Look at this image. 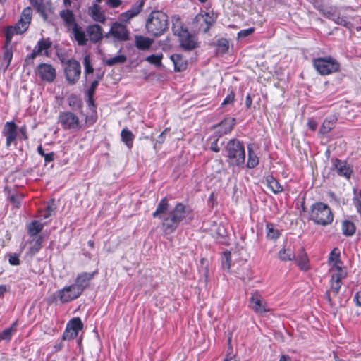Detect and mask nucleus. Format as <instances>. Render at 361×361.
Returning <instances> with one entry per match:
<instances>
[{
	"label": "nucleus",
	"instance_id": "obj_1",
	"mask_svg": "<svg viewBox=\"0 0 361 361\" xmlns=\"http://www.w3.org/2000/svg\"><path fill=\"white\" fill-rule=\"evenodd\" d=\"M168 209V201L163 198L152 214L154 218L161 220L162 229L166 234L173 233L180 223L188 224L194 219L193 210L190 206L183 203H177L166 213Z\"/></svg>",
	"mask_w": 361,
	"mask_h": 361
},
{
	"label": "nucleus",
	"instance_id": "obj_2",
	"mask_svg": "<svg viewBox=\"0 0 361 361\" xmlns=\"http://www.w3.org/2000/svg\"><path fill=\"white\" fill-rule=\"evenodd\" d=\"M172 30L173 34L178 36L180 46L184 50L191 51L199 47L197 37L190 33L178 20L173 23Z\"/></svg>",
	"mask_w": 361,
	"mask_h": 361
},
{
	"label": "nucleus",
	"instance_id": "obj_3",
	"mask_svg": "<svg viewBox=\"0 0 361 361\" xmlns=\"http://www.w3.org/2000/svg\"><path fill=\"white\" fill-rule=\"evenodd\" d=\"M169 26L167 15L159 11H152L146 21V29L149 34L159 37L164 33Z\"/></svg>",
	"mask_w": 361,
	"mask_h": 361
},
{
	"label": "nucleus",
	"instance_id": "obj_4",
	"mask_svg": "<svg viewBox=\"0 0 361 361\" xmlns=\"http://www.w3.org/2000/svg\"><path fill=\"white\" fill-rule=\"evenodd\" d=\"M225 152L229 165L240 166L245 164V147L238 140L232 139L229 140L225 147Z\"/></svg>",
	"mask_w": 361,
	"mask_h": 361
},
{
	"label": "nucleus",
	"instance_id": "obj_5",
	"mask_svg": "<svg viewBox=\"0 0 361 361\" xmlns=\"http://www.w3.org/2000/svg\"><path fill=\"white\" fill-rule=\"evenodd\" d=\"M310 219L317 225L326 226L332 223L334 214L327 204L319 202L311 206Z\"/></svg>",
	"mask_w": 361,
	"mask_h": 361
},
{
	"label": "nucleus",
	"instance_id": "obj_6",
	"mask_svg": "<svg viewBox=\"0 0 361 361\" xmlns=\"http://www.w3.org/2000/svg\"><path fill=\"white\" fill-rule=\"evenodd\" d=\"M58 123L63 130L71 132H78L85 129V125L78 116L70 111L59 112Z\"/></svg>",
	"mask_w": 361,
	"mask_h": 361
},
{
	"label": "nucleus",
	"instance_id": "obj_7",
	"mask_svg": "<svg viewBox=\"0 0 361 361\" xmlns=\"http://www.w3.org/2000/svg\"><path fill=\"white\" fill-rule=\"evenodd\" d=\"M312 64L317 71L322 75L336 73L340 68V63L331 56L314 59L312 61Z\"/></svg>",
	"mask_w": 361,
	"mask_h": 361
},
{
	"label": "nucleus",
	"instance_id": "obj_8",
	"mask_svg": "<svg viewBox=\"0 0 361 361\" xmlns=\"http://www.w3.org/2000/svg\"><path fill=\"white\" fill-rule=\"evenodd\" d=\"M217 16L213 11H201L193 20L194 27L199 31L207 32L216 20Z\"/></svg>",
	"mask_w": 361,
	"mask_h": 361
},
{
	"label": "nucleus",
	"instance_id": "obj_9",
	"mask_svg": "<svg viewBox=\"0 0 361 361\" xmlns=\"http://www.w3.org/2000/svg\"><path fill=\"white\" fill-rule=\"evenodd\" d=\"M249 302V307L257 314H262L270 311L267 301L258 291L251 293Z\"/></svg>",
	"mask_w": 361,
	"mask_h": 361
},
{
	"label": "nucleus",
	"instance_id": "obj_10",
	"mask_svg": "<svg viewBox=\"0 0 361 361\" xmlns=\"http://www.w3.org/2000/svg\"><path fill=\"white\" fill-rule=\"evenodd\" d=\"M65 76L68 82L71 85L75 84L81 74V66L75 59H69L66 62L64 69Z\"/></svg>",
	"mask_w": 361,
	"mask_h": 361
},
{
	"label": "nucleus",
	"instance_id": "obj_11",
	"mask_svg": "<svg viewBox=\"0 0 361 361\" xmlns=\"http://www.w3.org/2000/svg\"><path fill=\"white\" fill-rule=\"evenodd\" d=\"M82 328L83 324L80 318L73 317L67 323L62 339L63 341L74 339L78 336L79 331L82 330Z\"/></svg>",
	"mask_w": 361,
	"mask_h": 361
},
{
	"label": "nucleus",
	"instance_id": "obj_12",
	"mask_svg": "<svg viewBox=\"0 0 361 361\" xmlns=\"http://www.w3.org/2000/svg\"><path fill=\"white\" fill-rule=\"evenodd\" d=\"M317 9L327 18L333 20L335 23L350 28L351 23L345 17H341L336 13V7L324 8L323 6H318Z\"/></svg>",
	"mask_w": 361,
	"mask_h": 361
},
{
	"label": "nucleus",
	"instance_id": "obj_13",
	"mask_svg": "<svg viewBox=\"0 0 361 361\" xmlns=\"http://www.w3.org/2000/svg\"><path fill=\"white\" fill-rule=\"evenodd\" d=\"M82 292L73 283L56 292V295L62 303H66L78 298Z\"/></svg>",
	"mask_w": 361,
	"mask_h": 361
},
{
	"label": "nucleus",
	"instance_id": "obj_14",
	"mask_svg": "<svg viewBox=\"0 0 361 361\" xmlns=\"http://www.w3.org/2000/svg\"><path fill=\"white\" fill-rule=\"evenodd\" d=\"M36 74L42 81L51 83L56 77V71L51 64L42 63L37 66Z\"/></svg>",
	"mask_w": 361,
	"mask_h": 361
},
{
	"label": "nucleus",
	"instance_id": "obj_15",
	"mask_svg": "<svg viewBox=\"0 0 361 361\" xmlns=\"http://www.w3.org/2000/svg\"><path fill=\"white\" fill-rule=\"evenodd\" d=\"M3 134L6 137V146H11L18 136V127L16 123L13 121H7L4 126Z\"/></svg>",
	"mask_w": 361,
	"mask_h": 361
},
{
	"label": "nucleus",
	"instance_id": "obj_16",
	"mask_svg": "<svg viewBox=\"0 0 361 361\" xmlns=\"http://www.w3.org/2000/svg\"><path fill=\"white\" fill-rule=\"evenodd\" d=\"M333 166L338 176L347 179L350 178L353 169L345 161L335 159L333 160Z\"/></svg>",
	"mask_w": 361,
	"mask_h": 361
},
{
	"label": "nucleus",
	"instance_id": "obj_17",
	"mask_svg": "<svg viewBox=\"0 0 361 361\" xmlns=\"http://www.w3.org/2000/svg\"><path fill=\"white\" fill-rule=\"evenodd\" d=\"M109 33L117 40L128 39V31L126 27L120 23H114L111 27Z\"/></svg>",
	"mask_w": 361,
	"mask_h": 361
},
{
	"label": "nucleus",
	"instance_id": "obj_18",
	"mask_svg": "<svg viewBox=\"0 0 361 361\" xmlns=\"http://www.w3.org/2000/svg\"><path fill=\"white\" fill-rule=\"evenodd\" d=\"M144 4V0H138L137 1H136L130 9L121 14V20L127 22L131 18L137 16L142 11Z\"/></svg>",
	"mask_w": 361,
	"mask_h": 361
},
{
	"label": "nucleus",
	"instance_id": "obj_19",
	"mask_svg": "<svg viewBox=\"0 0 361 361\" xmlns=\"http://www.w3.org/2000/svg\"><path fill=\"white\" fill-rule=\"evenodd\" d=\"M99 3V2L96 1L88 8V14L93 20L104 23L106 21V16Z\"/></svg>",
	"mask_w": 361,
	"mask_h": 361
},
{
	"label": "nucleus",
	"instance_id": "obj_20",
	"mask_svg": "<svg viewBox=\"0 0 361 361\" xmlns=\"http://www.w3.org/2000/svg\"><path fill=\"white\" fill-rule=\"evenodd\" d=\"M96 274L97 271H93L92 273H81L76 277L74 284L82 293V291L89 286V282Z\"/></svg>",
	"mask_w": 361,
	"mask_h": 361
},
{
	"label": "nucleus",
	"instance_id": "obj_21",
	"mask_svg": "<svg viewBox=\"0 0 361 361\" xmlns=\"http://www.w3.org/2000/svg\"><path fill=\"white\" fill-rule=\"evenodd\" d=\"M87 34L90 40L94 43H96L101 40L103 37L102 32V27L96 24L89 25L87 27Z\"/></svg>",
	"mask_w": 361,
	"mask_h": 361
},
{
	"label": "nucleus",
	"instance_id": "obj_22",
	"mask_svg": "<svg viewBox=\"0 0 361 361\" xmlns=\"http://www.w3.org/2000/svg\"><path fill=\"white\" fill-rule=\"evenodd\" d=\"M71 30L78 45L84 46L87 44L88 38L85 30L81 27L78 26L77 24Z\"/></svg>",
	"mask_w": 361,
	"mask_h": 361
},
{
	"label": "nucleus",
	"instance_id": "obj_23",
	"mask_svg": "<svg viewBox=\"0 0 361 361\" xmlns=\"http://www.w3.org/2000/svg\"><path fill=\"white\" fill-rule=\"evenodd\" d=\"M12 58V49L9 48L7 45H6L4 47L3 56L0 59V69L3 70V71L5 72L10 66Z\"/></svg>",
	"mask_w": 361,
	"mask_h": 361
},
{
	"label": "nucleus",
	"instance_id": "obj_24",
	"mask_svg": "<svg viewBox=\"0 0 361 361\" xmlns=\"http://www.w3.org/2000/svg\"><path fill=\"white\" fill-rule=\"evenodd\" d=\"M171 59L174 65V70L180 72L187 68L188 63L181 54H174L171 56Z\"/></svg>",
	"mask_w": 361,
	"mask_h": 361
},
{
	"label": "nucleus",
	"instance_id": "obj_25",
	"mask_svg": "<svg viewBox=\"0 0 361 361\" xmlns=\"http://www.w3.org/2000/svg\"><path fill=\"white\" fill-rule=\"evenodd\" d=\"M59 16L63 19L68 29H71L75 26V25H77L74 14L71 10L63 9L60 11Z\"/></svg>",
	"mask_w": 361,
	"mask_h": 361
},
{
	"label": "nucleus",
	"instance_id": "obj_26",
	"mask_svg": "<svg viewBox=\"0 0 361 361\" xmlns=\"http://www.w3.org/2000/svg\"><path fill=\"white\" fill-rule=\"evenodd\" d=\"M154 40L147 37L136 35L135 37V47L140 50H148L152 45Z\"/></svg>",
	"mask_w": 361,
	"mask_h": 361
},
{
	"label": "nucleus",
	"instance_id": "obj_27",
	"mask_svg": "<svg viewBox=\"0 0 361 361\" xmlns=\"http://www.w3.org/2000/svg\"><path fill=\"white\" fill-rule=\"evenodd\" d=\"M51 44L52 43L49 38H47V39L42 38L38 41L37 45L35 47L34 49L36 50V51L39 55L44 54L45 56H48V55H49L48 49L51 47Z\"/></svg>",
	"mask_w": 361,
	"mask_h": 361
},
{
	"label": "nucleus",
	"instance_id": "obj_28",
	"mask_svg": "<svg viewBox=\"0 0 361 361\" xmlns=\"http://www.w3.org/2000/svg\"><path fill=\"white\" fill-rule=\"evenodd\" d=\"M235 124V119L234 118H226L222 121L218 126L219 133L221 134H227L231 131Z\"/></svg>",
	"mask_w": 361,
	"mask_h": 361
},
{
	"label": "nucleus",
	"instance_id": "obj_29",
	"mask_svg": "<svg viewBox=\"0 0 361 361\" xmlns=\"http://www.w3.org/2000/svg\"><path fill=\"white\" fill-rule=\"evenodd\" d=\"M293 259L300 269L307 270L310 268L309 260L303 249L300 250L297 257L295 255V259Z\"/></svg>",
	"mask_w": 361,
	"mask_h": 361
},
{
	"label": "nucleus",
	"instance_id": "obj_30",
	"mask_svg": "<svg viewBox=\"0 0 361 361\" xmlns=\"http://www.w3.org/2000/svg\"><path fill=\"white\" fill-rule=\"evenodd\" d=\"M5 190L8 192L7 197L8 200L14 208L18 209L20 207L21 202L23 199V195L20 192L10 193V190H8V188H6Z\"/></svg>",
	"mask_w": 361,
	"mask_h": 361
},
{
	"label": "nucleus",
	"instance_id": "obj_31",
	"mask_svg": "<svg viewBox=\"0 0 361 361\" xmlns=\"http://www.w3.org/2000/svg\"><path fill=\"white\" fill-rule=\"evenodd\" d=\"M341 229L343 234L345 236H352L355 233V226L350 220H344L342 222Z\"/></svg>",
	"mask_w": 361,
	"mask_h": 361
},
{
	"label": "nucleus",
	"instance_id": "obj_32",
	"mask_svg": "<svg viewBox=\"0 0 361 361\" xmlns=\"http://www.w3.org/2000/svg\"><path fill=\"white\" fill-rule=\"evenodd\" d=\"M121 140L126 144V145L131 149L133 144L134 135L130 130L127 128H123L121 133Z\"/></svg>",
	"mask_w": 361,
	"mask_h": 361
},
{
	"label": "nucleus",
	"instance_id": "obj_33",
	"mask_svg": "<svg viewBox=\"0 0 361 361\" xmlns=\"http://www.w3.org/2000/svg\"><path fill=\"white\" fill-rule=\"evenodd\" d=\"M43 228V224L38 221H33L27 226V233L31 236H35L41 232Z\"/></svg>",
	"mask_w": 361,
	"mask_h": 361
},
{
	"label": "nucleus",
	"instance_id": "obj_34",
	"mask_svg": "<svg viewBox=\"0 0 361 361\" xmlns=\"http://www.w3.org/2000/svg\"><path fill=\"white\" fill-rule=\"evenodd\" d=\"M335 123H336V119L334 118H326L324 121V122L319 129V133L323 135L328 133L329 132H330V130L331 129H333L334 128Z\"/></svg>",
	"mask_w": 361,
	"mask_h": 361
},
{
	"label": "nucleus",
	"instance_id": "obj_35",
	"mask_svg": "<svg viewBox=\"0 0 361 361\" xmlns=\"http://www.w3.org/2000/svg\"><path fill=\"white\" fill-rule=\"evenodd\" d=\"M341 287V282L331 280L330 290L326 293V299L330 304L331 302V294L332 293L334 296L336 295L338 293Z\"/></svg>",
	"mask_w": 361,
	"mask_h": 361
},
{
	"label": "nucleus",
	"instance_id": "obj_36",
	"mask_svg": "<svg viewBox=\"0 0 361 361\" xmlns=\"http://www.w3.org/2000/svg\"><path fill=\"white\" fill-rule=\"evenodd\" d=\"M268 188L275 194L283 191V187L274 177L271 176L267 179Z\"/></svg>",
	"mask_w": 361,
	"mask_h": 361
},
{
	"label": "nucleus",
	"instance_id": "obj_37",
	"mask_svg": "<svg viewBox=\"0 0 361 361\" xmlns=\"http://www.w3.org/2000/svg\"><path fill=\"white\" fill-rule=\"evenodd\" d=\"M247 151L248 159L247 162V167L249 169H253L258 164L259 159L250 145L247 147Z\"/></svg>",
	"mask_w": 361,
	"mask_h": 361
},
{
	"label": "nucleus",
	"instance_id": "obj_38",
	"mask_svg": "<svg viewBox=\"0 0 361 361\" xmlns=\"http://www.w3.org/2000/svg\"><path fill=\"white\" fill-rule=\"evenodd\" d=\"M279 257L282 261H291L295 259V253L291 248H283L279 252Z\"/></svg>",
	"mask_w": 361,
	"mask_h": 361
},
{
	"label": "nucleus",
	"instance_id": "obj_39",
	"mask_svg": "<svg viewBox=\"0 0 361 361\" xmlns=\"http://www.w3.org/2000/svg\"><path fill=\"white\" fill-rule=\"evenodd\" d=\"M267 237L270 240H276L280 236V232L278 229L274 228L273 224L267 223L266 224Z\"/></svg>",
	"mask_w": 361,
	"mask_h": 361
},
{
	"label": "nucleus",
	"instance_id": "obj_40",
	"mask_svg": "<svg viewBox=\"0 0 361 361\" xmlns=\"http://www.w3.org/2000/svg\"><path fill=\"white\" fill-rule=\"evenodd\" d=\"M30 4L37 9V12L44 18H47L46 6L42 0H29Z\"/></svg>",
	"mask_w": 361,
	"mask_h": 361
},
{
	"label": "nucleus",
	"instance_id": "obj_41",
	"mask_svg": "<svg viewBox=\"0 0 361 361\" xmlns=\"http://www.w3.org/2000/svg\"><path fill=\"white\" fill-rule=\"evenodd\" d=\"M163 59V54H151L145 58V61L150 64L154 65L157 67L161 66V60Z\"/></svg>",
	"mask_w": 361,
	"mask_h": 361
},
{
	"label": "nucleus",
	"instance_id": "obj_42",
	"mask_svg": "<svg viewBox=\"0 0 361 361\" xmlns=\"http://www.w3.org/2000/svg\"><path fill=\"white\" fill-rule=\"evenodd\" d=\"M42 237L39 236L30 242V252L32 255L36 254L41 248L42 243Z\"/></svg>",
	"mask_w": 361,
	"mask_h": 361
},
{
	"label": "nucleus",
	"instance_id": "obj_43",
	"mask_svg": "<svg viewBox=\"0 0 361 361\" xmlns=\"http://www.w3.org/2000/svg\"><path fill=\"white\" fill-rule=\"evenodd\" d=\"M68 106L73 109H78L82 106L80 99L73 94L68 97Z\"/></svg>",
	"mask_w": 361,
	"mask_h": 361
},
{
	"label": "nucleus",
	"instance_id": "obj_44",
	"mask_svg": "<svg viewBox=\"0 0 361 361\" xmlns=\"http://www.w3.org/2000/svg\"><path fill=\"white\" fill-rule=\"evenodd\" d=\"M126 61V56L123 54H120L114 57L106 60L105 63L107 66H112L115 64L123 63Z\"/></svg>",
	"mask_w": 361,
	"mask_h": 361
},
{
	"label": "nucleus",
	"instance_id": "obj_45",
	"mask_svg": "<svg viewBox=\"0 0 361 361\" xmlns=\"http://www.w3.org/2000/svg\"><path fill=\"white\" fill-rule=\"evenodd\" d=\"M217 51L221 54H225L229 48V43L226 39L221 38L216 43Z\"/></svg>",
	"mask_w": 361,
	"mask_h": 361
},
{
	"label": "nucleus",
	"instance_id": "obj_46",
	"mask_svg": "<svg viewBox=\"0 0 361 361\" xmlns=\"http://www.w3.org/2000/svg\"><path fill=\"white\" fill-rule=\"evenodd\" d=\"M224 269L229 271L231 267V254L228 251L223 252V258L221 262Z\"/></svg>",
	"mask_w": 361,
	"mask_h": 361
},
{
	"label": "nucleus",
	"instance_id": "obj_47",
	"mask_svg": "<svg viewBox=\"0 0 361 361\" xmlns=\"http://www.w3.org/2000/svg\"><path fill=\"white\" fill-rule=\"evenodd\" d=\"M16 325V322L12 324L11 326L5 329L2 332L0 333V341L6 340L9 341L11 338V336L15 331L14 326Z\"/></svg>",
	"mask_w": 361,
	"mask_h": 361
},
{
	"label": "nucleus",
	"instance_id": "obj_48",
	"mask_svg": "<svg viewBox=\"0 0 361 361\" xmlns=\"http://www.w3.org/2000/svg\"><path fill=\"white\" fill-rule=\"evenodd\" d=\"M32 11L30 7L25 8L21 13L20 18L24 23H28L30 25V21L32 20Z\"/></svg>",
	"mask_w": 361,
	"mask_h": 361
},
{
	"label": "nucleus",
	"instance_id": "obj_49",
	"mask_svg": "<svg viewBox=\"0 0 361 361\" xmlns=\"http://www.w3.org/2000/svg\"><path fill=\"white\" fill-rule=\"evenodd\" d=\"M29 24L24 23L21 19H20L18 23L15 25V31L16 34H23L24 33L28 28Z\"/></svg>",
	"mask_w": 361,
	"mask_h": 361
},
{
	"label": "nucleus",
	"instance_id": "obj_50",
	"mask_svg": "<svg viewBox=\"0 0 361 361\" xmlns=\"http://www.w3.org/2000/svg\"><path fill=\"white\" fill-rule=\"evenodd\" d=\"M83 63H84L85 74L92 73L94 68H92V66L91 65L90 56L86 55L84 57Z\"/></svg>",
	"mask_w": 361,
	"mask_h": 361
},
{
	"label": "nucleus",
	"instance_id": "obj_51",
	"mask_svg": "<svg viewBox=\"0 0 361 361\" xmlns=\"http://www.w3.org/2000/svg\"><path fill=\"white\" fill-rule=\"evenodd\" d=\"M329 262L333 264L334 262L338 263L340 261V252L337 249H334L329 255Z\"/></svg>",
	"mask_w": 361,
	"mask_h": 361
},
{
	"label": "nucleus",
	"instance_id": "obj_52",
	"mask_svg": "<svg viewBox=\"0 0 361 361\" xmlns=\"http://www.w3.org/2000/svg\"><path fill=\"white\" fill-rule=\"evenodd\" d=\"M345 275L346 273L344 271H338L332 274L331 280L341 282V280L345 276Z\"/></svg>",
	"mask_w": 361,
	"mask_h": 361
},
{
	"label": "nucleus",
	"instance_id": "obj_53",
	"mask_svg": "<svg viewBox=\"0 0 361 361\" xmlns=\"http://www.w3.org/2000/svg\"><path fill=\"white\" fill-rule=\"evenodd\" d=\"M15 33H16L15 27H8L7 28V30L6 32V41L7 46L11 42V39Z\"/></svg>",
	"mask_w": 361,
	"mask_h": 361
},
{
	"label": "nucleus",
	"instance_id": "obj_54",
	"mask_svg": "<svg viewBox=\"0 0 361 361\" xmlns=\"http://www.w3.org/2000/svg\"><path fill=\"white\" fill-rule=\"evenodd\" d=\"M37 55H39V54L34 49L32 52L30 54L27 55V57L25 58V63L26 65L32 64L33 61H34V59L36 58V56Z\"/></svg>",
	"mask_w": 361,
	"mask_h": 361
},
{
	"label": "nucleus",
	"instance_id": "obj_55",
	"mask_svg": "<svg viewBox=\"0 0 361 361\" xmlns=\"http://www.w3.org/2000/svg\"><path fill=\"white\" fill-rule=\"evenodd\" d=\"M254 30L253 27L242 30L238 33V38H244L252 34Z\"/></svg>",
	"mask_w": 361,
	"mask_h": 361
},
{
	"label": "nucleus",
	"instance_id": "obj_56",
	"mask_svg": "<svg viewBox=\"0 0 361 361\" xmlns=\"http://www.w3.org/2000/svg\"><path fill=\"white\" fill-rule=\"evenodd\" d=\"M235 99V94L233 91H231L224 99L221 103V106H226L227 104H231L233 102Z\"/></svg>",
	"mask_w": 361,
	"mask_h": 361
},
{
	"label": "nucleus",
	"instance_id": "obj_57",
	"mask_svg": "<svg viewBox=\"0 0 361 361\" xmlns=\"http://www.w3.org/2000/svg\"><path fill=\"white\" fill-rule=\"evenodd\" d=\"M98 84H99V81L97 80L92 82L90 87L88 90V96H89L90 99H91V98L93 97V95L94 94V91L98 86Z\"/></svg>",
	"mask_w": 361,
	"mask_h": 361
},
{
	"label": "nucleus",
	"instance_id": "obj_58",
	"mask_svg": "<svg viewBox=\"0 0 361 361\" xmlns=\"http://www.w3.org/2000/svg\"><path fill=\"white\" fill-rule=\"evenodd\" d=\"M102 0H96L97 2H101ZM106 4L111 8H117L121 4V0H105Z\"/></svg>",
	"mask_w": 361,
	"mask_h": 361
},
{
	"label": "nucleus",
	"instance_id": "obj_59",
	"mask_svg": "<svg viewBox=\"0 0 361 361\" xmlns=\"http://www.w3.org/2000/svg\"><path fill=\"white\" fill-rule=\"evenodd\" d=\"M8 262L11 265H18L20 264L19 258L16 255H10Z\"/></svg>",
	"mask_w": 361,
	"mask_h": 361
},
{
	"label": "nucleus",
	"instance_id": "obj_60",
	"mask_svg": "<svg viewBox=\"0 0 361 361\" xmlns=\"http://www.w3.org/2000/svg\"><path fill=\"white\" fill-rule=\"evenodd\" d=\"M223 361H238L235 355L233 353H228Z\"/></svg>",
	"mask_w": 361,
	"mask_h": 361
},
{
	"label": "nucleus",
	"instance_id": "obj_61",
	"mask_svg": "<svg viewBox=\"0 0 361 361\" xmlns=\"http://www.w3.org/2000/svg\"><path fill=\"white\" fill-rule=\"evenodd\" d=\"M307 126L312 130H315L317 127V122L314 119H309L307 121Z\"/></svg>",
	"mask_w": 361,
	"mask_h": 361
},
{
	"label": "nucleus",
	"instance_id": "obj_62",
	"mask_svg": "<svg viewBox=\"0 0 361 361\" xmlns=\"http://www.w3.org/2000/svg\"><path fill=\"white\" fill-rule=\"evenodd\" d=\"M19 132L21 133V135H22V138L23 140H27L28 137H27V128L25 126V125L23 126L22 127H20L19 128Z\"/></svg>",
	"mask_w": 361,
	"mask_h": 361
},
{
	"label": "nucleus",
	"instance_id": "obj_63",
	"mask_svg": "<svg viewBox=\"0 0 361 361\" xmlns=\"http://www.w3.org/2000/svg\"><path fill=\"white\" fill-rule=\"evenodd\" d=\"M43 157L44 158L45 162H50L54 160V152H50L47 154L45 153Z\"/></svg>",
	"mask_w": 361,
	"mask_h": 361
},
{
	"label": "nucleus",
	"instance_id": "obj_64",
	"mask_svg": "<svg viewBox=\"0 0 361 361\" xmlns=\"http://www.w3.org/2000/svg\"><path fill=\"white\" fill-rule=\"evenodd\" d=\"M354 300L357 306L361 307V293L357 292L354 296Z\"/></svg>",
	"mask_w": 361,
	"mask_h": 361
}]
</instances>
